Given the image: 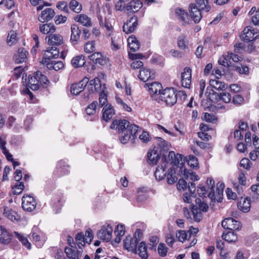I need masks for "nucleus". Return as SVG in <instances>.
Segmentation results:
<instances>
[{
  "mask_svg": "<svg viewBox=\"0 0 259 259\" xmlns=\"http://www.w3.org/2000/svg\"><path fill=\"white\" fill-rule=\"evenodd\" d=\"M49 80L47 77L42 74V73L37 71L34 73L32 75L29 76L28 78V86L32 90H37L40 85H48Z\"/></svg>",
  "mask_w": 259,
  "mask_h": 259,
  "instance_id": "f257e3e1",
  "label": "nucleus"
},
{
  "mask_svg": "<svg viewBox=\"0 0 259 259\" xmlns=\"http://www.w3.org/2000/svg\"><path fill=\"white\" fill-rule=\"evenodd\" d=\"M196 206L192 207L193 219L196 222H200L202 219V212H206L208 209L207 204L199 198L196 199Z\"/></svg>",
  "mask_w": 259,
  "mask_h": 259,
  "instance_id": "f03ea898",
  "label": "nucleus"
},
{
  "mask_svg": "<svg viewBox=\"0 0 259 259\" xmlns=\"http://www.w3.org/2000/svg\"><path fill=\"white\" fill-rule=\"evenodd\" d=\"M159 98L167 105L173 106L177 101V95L174 88H166L160 94Z\"/></svg>",
  "mask_w": 259,
  "mask_h": 259,
  "instance_id": "7ed1b4c3",
  "label": "nucleus"
},
{
  "mask_svg": "<svg viewBox=\"0 0 259 259\" xmlns=\"http://www.w3.org/2000/svg\"><path fill=\"white\" fill-rule=\"evenodd\" d=\"M138 126L135 124H131L128 128L120 134L119 140L121 143L126 144L132 137L135 138L138 132Z\"/></svg>",
  "mask_w": 259,
  "mask_h": 259,
  "instance_id": "20e7f679",
  "label": "nucleus"
},
{
  "mask_svg": "<svg viewBox=\"0 0 259 259\" xmlns=\"http://www.w3.org/2000/svg\"><path fill=\"white\" fill-rule=\"evenodd\" d=\"M22 207L24 210L31 212L36 206V202L33 197L24 195L22 198Z\"/></svg>",
  "mask_w": 259,
  "mask_h": 259,
  "instance_id": "39448f33",
  "label": "nucleus"
},
{
  "mask_svg": "<svg viewBox=\"0 0 259 259\" xmlns=\"http://www.w3.org/2000/svg\"><path fill=\"white\" fill-rule=\"evenodd\" d=\"M113 229L110 225L105 224L97 232L98 238L105 242L110 241L112 236Z\"/></svg>",
  "mask_w": 259,
  "mask_h": 259,
  "instance_id": "423d86ee",
  "label": "nucleus"
},
{
  "mask_svg": "<svg viewBox=\"0 0 259 259\" xmlns=\"http://www.w3.org/2000/svg\"><path fill=\"white\" fill-rule=\"evenodd\" d=\"M65 252L69 259H79L82 255L83 249L81 247L77 248L76 246H71L65 248Z\"/></svg>",
  "mask_w": 259,
  "mask_h": 259,
  "instance_id": "0eeeda50",
  "label": "nucleus"
},
{
  "mask_svg": "<svg viewBox=\"0 0 259 259\" xmlns=\"http://www.w3.org/2000/svg\"><path fill=\"white\" fill-rule=\"evenodd\" d=\"M259 36L257 29L250 26L246 27L243 30V39L247 42L255 40Z\"/></svg>",
  "mask_w": 259,
  "mask_h": 259,
  "instance_id": "6e6552de",
  "label": "nucleus"
},
{
  "mask_svg": "<svg viewBox=\"0 0 259 259\" xmlns=\"http://www.w3.org/2000/svg\"><path fill=\"white\" fill-rule=\"evenodd\" d=\"M89 82V78L84 77L79 82L72 84L70 88L71 93L75 95H79L84 90Z\"/></svg>",
  "mask_w": 259,
  "mask_h": 259,
  "instance_id": "1a4fd4ad",
  "label": "nucleus"
},
{
  "mask_svg": "<svg viewBox=\"0 0 259 259\" xmlns=\"http://www.w3.org/2000/svg\"><path fill=\"white\" fill-rule=\"evenodd\" d=\"M222 226L224 229L232 231L234 230H239L241 228L240 223L231 218L224 219L222 222Z\"/></svg>",
  "mask_w": 259,
  "mask_h": 259,
  "instance_id": "9d476101",
  "label": "nucleus"
},
{
  "mask_svg": "<svg viewBox=\"0 0 259 259\" xmlns=\"http://www.w3.org/2000/svg\"><path fill=\"white\" fill-rule=\"evenodd\" d=\"M55 12L54 10L51 8H47L42 10L41 13L38 16V20L44 23L51 20L55 16Z\"/></svg>",
  "mask_w": 259,
  "mask_h": 259,
  "instance_id": "9b49d317",
  "label": "nucleus"
},
{
  "mask_svg": "<svg viewBox=\"0 0 259 259\" xmlns=\"http://www.w3.org/2000/svg\"><path fill=\"white\" fill-rule=\"evenodd\" d=\"M192 70L189 67L184 68L181 74V82L183 87L189 88L191 84Z\"/></svg>",
  "mask_w": 259,
  "mask_h": 259,
  "instance_id": "f8f14e48",
  "label": "nucleus"
},
{
  "mask_svg": "<svg viewBox=\"0 0 259 259\" xmlns=\"http://www.w3.org/2000/svg\"><path fill=\"white\" fill-rule=\"evenodd\" d=\"M88 88L92 92L96 91L97 92L103 93L106 89L105 85L101 83V80L98 77H95L94 79L90 80Z\"/></svg>",
  "mask_w": 259,
  "mask_h": 259,
  "instance_id": "ddd939ff",
  "label": "nucleus"
},
{
  "mask_svg": "<svg viewBox=\"0 0 259 259\" xmlns=\"http://www.w3.org/2000/svg\"><path fill=\"white\" fill-rule=\"evenodd\" d=\"M189 10L190 15L194 20V22L195 23H198L202 18V14L201 11L202 10H200V8L197 7V6L195 5V4H190L189 6Z\"/></svg>",
  "mask_w": 259,
  "mask_h": 259,
  "instance_id": "4468645a",
  "label": "nucleus"
},
{
  "mask_svg": "<svg viewBox=\"0 0 259 259\" xmlns=\"http://www.w3.org/2000/svg\"><path fill=\"white\" fill-rule=\"evenodd\" d=\"M42 63L46 65L49 70L58 71L64 67V64L61 61H55L42 59Z\"/></svg>",
  "mask_w": 259,
  "mask_h": 259,
  "instance_id": "2eb2a0df",
  "label": "nucleus"
},
{
  "mask_svg": "<svg viewBox=\"0 0 259 259\" xmlns=\"http://www.w3.org/2000/svg\"><path fill=\"white\" fill-rule=\"evenodd\" d=\"M139 240L131 236H127L123 241L124 247L128 251L137 252V246Z\"/></svg>",
  "mask_w": 259,
  "mask_h": 259,
  "instance_id": "dca6fc26",
  "label": "nucleus"
},
{
  "mask_svg": "<svg viewBox=\"0 0 259 259\" xmlns=\"http://www.w3.org/2000/svg\"><path fill=\"white\" fill-rule=\"evenodd\" d=\"M130 125V122L126 120H114L111 124L110 128L117 130L121 133Z\"/></svg>",
  "mask_w": 259,
  "mask_h": 259,
  "instance_id": "f3484780",
  "label": "nucleus"
},
{
  "mask_svg": "<svg viewBox=\"0 0 259 259\" xmlns=\"http://www.w3.org/2000/svg\"><path fill=\"white\" fill-rule=\"evenodd\" d=\"M138 26V18L133 16L123 26V31L126 33H130L134 31Z\"/></svg>",
  "mask_w": 259,
  "mask_h": 259,
  "instance_id": "a211bd4d",
  "label": "nucleus"
},
{
  "mask_svg": "<svg viewBox=\"0 0 259 259\" xmlns=\"http://www.w3.org/2000/svg\"><path fill=\"white\" fill-rule=\"evenodd\" d=\"M74 19L76 22L87 27H91L93 25L91 18L84 14L76 15Z\"/></svg>",
  "mask_w": 259,
  "mask_h": 259,
  "instance_id": "6ab92c4d",
  "label": "nucleus"
},
{
  "mask_svg": "<svg viewBox=\"0 0 259 259\" xmlns=\"http://www.w3.org/2000/svg\"><path fill=\"white\" fill-rule=\"evenodd\" d=\"M48 39V43L51 46H59L63 43V38L62 35L59 34H51L47 37Z\"/></svg>",
  "mask_w": 259,
  "mask_h": 259,
  "instance_id": "aec40b11",
  "label": "nucleus"
},
{
  "mask_svg": "<svg viewBox=\"0 0 259 259\" xmlns=\"http://www.w3.org/2000/svg\"><path fill=\"white\" fill-rule=\"evenodd\" d=\"M188 184V190L190 192H186L184 194L183 199L185 202L190 203L192 202V198L196 196L195 194L196 187L195 184L193 182L189 183Z\"/></svg>",
  "mask_w": 259,
  "mask_h": 259,
  "instance_id": "412c9836",
  "label": "nucleus"
},
{
  "mask_svg": "<svg viewBox=\"0 0 259 259\" xmlns=\"http://www.w3.org/2000/svg\"><path fill=\"white\" fill-rule=\"evenodd\" d=\"M238 208L243 212L249 211L251 206L250 200L247 198L241 197L237 204Z\"/></svg>",
  "mask_w": 259,
  "mask_h": 259,
  "instance_id": "4be33fe9",
  "label": "nucleus"
},
{
  "mask_svg": "<svg viewBox=\"0 0 259 259\" xmlns=\"http://www.w3.org/2000/svg\"><path fill=\"white\" fill-rule=\"evenodd\" d=\"M3 215L12 221H18L20 217L17 212L8 207H5L3 210Z\"/></svg>",
  "mask_w": 259,
  "mask_h": 259,
  "instance_id": "5701e85b",
  "label": "nucleus"
},
{
  "mask_svg": "<svg viewBox=\"0 0 259 259\" xmlns=\"http://www.w3.org/2000/svg\"><path fill=\"white\" fill-rule=\"evenodd\" d=\"M142 6V2L140 0H132L126 6V10L131 13H135L138 12Z\"/></svg>",
  "mask_w": 259,
  "mask_h": 259,
  "instance_id": "b1692460",
  "label": "nucleus"
},
{
  "mask_svg": "<svg viewBox=\"0 0 259 259\" xmlns=\"http://www.w3.org/2000/svg\"><path fill=\"white\" fill-rule=\"evenodd\" d=\"M145 85L148 87V91L151 96L157 95L158 93L160 95V91L162 89L161 84L158 82H153L151 83H146Z\"/></svg>",
  "mask_w": 259,
  "mask_h": 259,
  "instance_id": "393cba45",
  "label": "nucleus"
},
{
  "mask_svg": "<svg viewBox=\"0 0 259 259\" xmlns=\"http://www.w3.org/2000/svg\"><path fill=\"white\" fill-rule=\"evenodd\" d=\"M71 31L70 40L73 44L75 45L80 38L81 30L77 25L73 24L71 26Z\"/></svg>",
  "mask_w": 259,
  "mask_h": 259,
  "instance_id": "a878e982",
  "label": "nucleus"
},
{
  "mask_svg": "<svg viewBox=\"0 0 259 259\" xmlns=\"http://www.w3.org/2000/svg\"><path fill=\"white\" fill-rule=\"evenodd\" d=\"M59 51L56 46H51L47 48L43 59L51 60L59 56Z\"/></svg>",
  "mask_w": 259,
  "mask_h": 259,
  "instance_id": "bb28decb",
  "label": "nucleus"
},
{
  "mask_svg": "<svg viewBox=\"0 0 259 259\" xmlns=\"http://www.w3.org/2000/svg\"><path fill=\"white\" fill-rule=\"evenodd\" d=\"M103 118L106 121H108L111 119L114 115V109L110 104H106L103 109Z\"/></svg>",
  "mask_w": 259,
  "mask_h": 259,
  "instance_id": "cd10ccee",
  "label": "nucleus"
},
{
  "mask_svg": "<svg viewBox=\"0 0 259 259\" xmlns=\"http://www.w3.org/2000/svg\"><path fill=\"white\" fill-rule=\"evenodd\" d=\"M166 162L164 161L161 164L157 167L155 171V176L156 180L158 181L162 180L166 176L165 168H166Z\"/></svg>",
  "mask_w": 259,
  "mask_h": 259,
  "instance_id": "c85d7f7f",
  "label": "nucleus"
},
{
  "mask_svg": "<svg viewBox=\"0 0 259 259\" xmlns=\"http://www.w3.org/2000/svg\"><path fill=\"white\" fill-rule=\"evenodd\" d=\"M28 54V52L24 48H19L14 56L16 63H20L25 62Z\"/></svg>",
  "mask_w": 259,
  "mask_h": 259,
  "instance_id": "c756f323",
  "label": "nucleus"
},
{
  "mask_svg": "<svg viewBox=\"0 0 259 259\" xmlns=\"http://www.w3.org/2000/svg\"><path fill=\"white\" fill-rule=\"evenodd\" d=\"M138 76L141 80L146 82L152 76L151 71L147 67H142L139 70Z\"/></svg>",
  "mask_w": 259,
  "mask_h": 259,
  "instance_id": "7c9ffc66",
  "label": "nucleus"
},
{
  "mask_svg": "<svg viewBox=\"0 0 259 259\" xmlns=\"http://www.w3.org/2000/svg\"><path fill=\"white\" fill-rule=\"evenodd\" d=\"M147 157L148 162L152 165L156 164L160 158L159 154L157 150L155 149L149 151Z\"/></svg>",
  "mask_w": 259,
  "mask_h": 259,
  "instance_id": "2f4dec72",
  "label": "nucleus"
},
{
  "mask_svg": "<svg viewBox=\"0 0 259 259\" xmlns=\"http://www.w3.org/2000/svg\"><path fill=\"white\" fill-rule=\"evenodd\" d=\"M56 29V27L51 23L40 24L39 26L40 32L44 34H52L55 32Z\"/></svg>",
  "mask_w": 259,
  "mask_h": 259,
  "instance_id": "473e14b6",
  "label": "nucleus"
},
{
  "mask_svg": "<svg viewBox=\"0 0 259 259\" xmlns=\"http://www.w3.org/2000/svg\"><path fill=\"white\" fill-rule=\"evenodd\" d=\"M122 44V40L119 35H115L111 38V49L116 51L120 49Z\"/></svg>",
  "mask_w": 259,
  "mask_h": 259,
  "instance_id": "72a5a7b5",
  "label": "nucleus"
},
{
  "mask_svg": "<svg viewBox=\"0 0 259 259\" xmlns=\"http://www.w3.org/2000/svg\"><path fill=\"white\" fill-rule=\"evenodd\" d=\"M10 234L3 227L0 226V242L7 244L10 242Z\"/></svg>",
  "mask_w": 259,
  "mask_h": 259,
  "instance_id": "f704fd0d",
  "label": "nucleus"
},
{
  "mask_svg": "<svg viewBox=\"0 0 259 259\" xmlns=\"http://www.w3.org/2000/svg\"><path fill=\"white\" fill-rule=\"evenodd\" d=\"M128 45L130 50L133 52L137 51L140 48V44L137 38L134 35L130 36L127 39Z\"/></svg>",
  "mask_w": 259,
  "mask_h": 259,
  "instance_id": "c9c22d12",
  "label": "nucleus"
},
{
  "mask_svg": "<svg viewBox=\"0 0 259 259\" xmlns=\"http://www.w3.org/2000/svg\"><path fill=\"white\" fill-rule=\"evenodd\" d=\"M181 174L187 180L190 179L195 181L199 180V177L195 172L188 170L186 168L181 167Z\"/></svg>",
  "mask_w": 259,
  "mask_h": 259,
  "instance_id": "e433bc0d",
  "label": "nucleus"
},
{
  "mask_svg": "<svg viewBox=\"0 0 259 259\" xmlns=\"http://www.w3.org/2000/svg\"><path fill=\"white\" fill-rule=\"evenodd\" d=\"M114 234L116 236L115 241L116 243L120 242L121 237L125 234V227L122 225H118L114 230Z\"/></svg>",
  "mask_w": 259,
  "mask_h": 259,
  "instance_id": "4c0bfd02",
  "label": "nucleus"
},
{
  "mask_svg": "<svg viewBox=\"0 0 259 259\" xmlns=\"http://www.w3.org/2000/svg\"><path fill=\"white\" fill-rule=\"evenodd\" d=\"M85 62L84 56L82 55L77 56L72 59L71 64L74 67L78 68L83 66Z\"/></svg>",
  "mask_w": 259,
  "mask_h": 259,
  "instance_id": "58836bf2",
  "label": "nucleus"
},
{
  "mask_svg": "<svg viewBox=\"0 0 259 259\" xmlns=\"http://www.w3.org/2000/svg\"><path fill=\"white\" fill-rule=\"evenodd\" d=\"M89 59L96 64L103 65L105 62L103 56L100 53H95L89 56Z\"/></svg>",
  "mask_w": 259,
  "mask_h": 259,
  "instance_id": "ea45409f",
  "label": "nucleus"
},
{
  "mask_svg": "<svg viewBox=\"0 0 259 259\" xmlns=\"http://www.w3.org/2000/svg\"><path fill=\"white\" fill-rule=\"evenodd\" d=\"M222 237L228 242H235L238 239L237 235L232 231H229L227 233H224L222 235Z\"/></svg>",
  "mask_w": 259,
  "mask_h": 259,
  "instance_id": "a19ab883",
  "label": "nucleus"
},
{
  "mask_svg": "<svg viewBox=\"0 0 259 259\" xmlns=\"http://www.w3.org/2000/svg\"><path fill=\"white\" fill-rule=\"evenodd\" d=\"M139 256L142 259H147L148 253L146 244L144 242H141L138 246V250Z\"/></svg>",
  "mask_w": 259,
  "mask_h": 259,
  "instance_id": "79ce46f5",
  "label": "nucleus"
},
{
  "mask_svg": "<svg viewBox=\"0 0 259 259\" xmlns=\"http://www.w3.org/2000/svg\"><path fill=\"white\" fill-rule=\"evenodd\" d=\"M209 84L212 88L216 90H223L226 88V85L218 79H210Z\"/></svg>",
  "mask_w": 259,
  "mask_h": 259,
  "instance_id": "37998d69",
  "label": "nucleus"
},
{
  "mask_svg": "<svg viewBox=\"0 0 259 259\" xmlns=\"http://www.w3.org/2000/svg\"><path fill=\"white\" fill-rule=\"evenodd\" d=\"M195 5L197 7L206 12H208L210 10V6L208 4V0H197Z\"/></svg>",
  "mask_w": 259,
  "mask_h": 259,
  "instance_id": "c03bdc74",
  "label": "nucleus"
},
{
  "mask_svg": "<svg viewBox=\"0 0 259 259\" xmlns=\"http://www.w3.org/2000/svg\"><path fill=\"white\" fill-rule=\"evenodd\" d=\"M14 234L15 237L22 243L24 246H25L28 249L31 248V244L29 242L27 238L17 232H14Z\"/></svg>",
  "mask_w": 259,
  "mask_h": 259,
  "instance_id": "a18cd8bd",
  "label": "nucleus"
},
{
  "mask_svg": "<svg viewBox=\"0 0 259 259\" xmlns=\"http://www.w3.org/2000/svg\"><path fill=\"white\" fill-rule=\"evenodd\" d=\"M69 8L73 12L79 13L82 9L81 4L78 3L76 0H71L69 5Z\"/></svg>",
  "mask_w": 259,
  "mask_h": 259,
  "instance_id": "49530a36",
  "label": "nucleus"
},
{
  "mask_svg": "<svg viewBox=\"0 0 259 259\" xmlns=\"http://www.w3.org/2000/svg\"><path fill=\"white\" fill-rule=\"evenodd\" d=\"M176 14L178 17L179 19L183 21L184 24L187 23L188 17V14L184 10L179 8L176 9Z\"/></svg>",
  "mask_w": 259,
  "mask_h": 259,
  "instance_id": "de8ad7c7",
  "label": "nucleus"
},
{
  "mask_svg": "<svg viewBox=\"0 0 259 259\" xmlns=\"http://www.w3.org/2000/svg\"><path fill=\"white\" fill-rule=\"evenodd\" d=\"M207 184L210 186V191L208 193V196L212 200H215L216 198L214 195V182L211 179H208L207 180Z\"/></svg>",
  "mask_w": 259,
  "mask_h": 259,
  "instance_id": "09e8293b",
  "label": "nucleus"
},
{
  "mask_svg": "<svg viewBox=\"0 0 259 259\" xmlns=\"http://www.w3.org/2000/svg\"><path fill=\"white\" fill-rule=\"evenodd\" d=\"M176 235L178 240L182 242L190 239L188 232L185 230H179L177 232Z\"/></svg>",
  "mask_w": 259,
  "mask_h": 259,
  "instance_id": "8fccbe9b",
  "label": "nucleus"
},
{
  "mask_svg": "<svg viewBox=\"0 0 259 259\" xmlns=\"http://www.w3.org/2000/svg\"><path fill=\"white\" fill-rule=\"evenodd\" d=\"M97 105L98 102L97 101H94L89 105L86 108L87 114L89 115H94L96 112Z\"/></svg>",
  "mask_w": 259,
  "mask_h": 259,
  "instance_id": "3c124183",
  "label": "nucleus"
},
{
  "mask_svg": "<svg viewBox=\"0 0 259 259\" xmlns=\"http://www.w3.org/2000/svg\"><path fill=\"white\" fill-rule=\"evenodd\" d=\"M75 241L78 247L84 246L87 243L83 233H78L76 235Z\"/></svg>",
  "mask_w": 259,
  "mask_h": 259,
  "instance_id": "603ef678",
  "label": "nucleus"
},
{
  "mask_svg": "<svg viewBox=\"0 0 259 259\" xmlns=\"http://www.w3.org/2000/svg\"><path fill=\"white\" fill-rule=\"evenodd\" d=\"M177 177L175 175V173L171 169L169 170L166 177V181L168 184L172 185L175 183L177 180Z\"/></svg>",
  "mask_w": 259,
  "mask_h": 259,
  "instance_id": "864d4df0",
  "label": "nucleus"
},
{
  "mask_svg": "<svg viewBox=\"0 0 259 259\" xmlns=\"http://www.w3.org/2000/svg\"><path fill=\"white\" fill-rule=\"evenodd\" d=\"M84 51L87 53H91L95 50V43L94 41H88L84 47Z\"/></svg>",
  "mask_w": 259,
  "mask_h": 259,
  "instance_id": "5fc2aeb1",
  "label": "nucleus"
},
{
  "mask_svg": "<svg viewBox=\"0 0 259 259\" xmlns=\"http://www.w3.org/2000/svg\"><path fill=\"white\" fill-rule=\"evenodd\" d=\"M16 33L13 31H10L8 34L7 42L9 46L12 45L17 40Z\"/></svg>",
  "mask_w": 259,
  "mask_h": 259,
  "instance_id": "6e6d98bb",
  "label": "nucleus"
},
{
  "mask_svg": "<svg viewBox=\"0 0 259 259\" xmlns=\"http://www.w3.org/2000/svg\"><path fill=\"white\" fill-rule=\"evenodd\" d=\"M188 163L192 167H197L199 164L197 157L194 155L188 156Z\"/></svg>",
  "mask_w": 259,
  "mask_h": 259,
  "instance_id": "4d7b16f0",
  "label": "nucleus"
},
{
  "mask_svg": "<svg viewBox=\"0 0 259 259\" xmlns=\"http://www.w3.org/2000/svg\"><path fill=\"white\" fill-rule=\"evenodd\" d=\"M157 250L160 256L163 257L166 256L168 251V248L164 243H160L158 245Z\"/></svg>",
  "mask_w": 259,
  "mask_h": 259,
  "instance_id": "13d9d810",
  "label": "nucleus"
},
{
  "mask_svg": "<svg viewBox=\"0 0 259 259\" xmlns=\"http://www.w3.org/2000/svg\"><path fill=\"white\" fill-rule=\"evenodd\" d=\"M157 143L159 147L163 150H167L168 146V143L161 138H156Z\"/></svg>",
  "mask_w": 259,
  "mask_h": 259,
  "instance_id": "bf43d9fd",
  "label": "nucleus"
},
{
  "mask_svg": "<svg viewBox=\"0 0 259 259\" xmlns=\"http://www.w3.org/2000/svg\"><path fill=\"white\" fill-rule=\"evenodd\" d=\"M218 62L220 65L224 66H229L230 62V59L227 57V55H223L218 60Z\"/></svg>",
  "mask_w": 259,
  "mask_h": 259,
  "instance_id": "052dcab7",
  "label": "nucleus"
},
{
  "mask_svg": "<svg viewBox=\"0 0 259 259\" xmlns=\"http://www.w3.org/2000/svg\"><path fill=\"white\" fill-rule=\"evenodd\" d=\"M203 118L208 122L214 123L217 120L216 116L212 113H205Z\"/></svg>",
  "mask_w": 259,
  "mask_h": 259,
  "instance_id": "680f3d73",
  "label": "nucleus"
},
{
  "mask_svg": "<svg viewBox=\"0 0 259 259\" xmlns=\"http://www.w3.org/2000/svg\"><path fill=\"white\" fill-rule=\"evenodd\" d=\"M84 236L86 243L89 244H90L94 238L92 230L91 229H88L85 231V235H84Z\"/></svg>",
  "mask_w": 259,
  "mask_h": 259,
  "instance_id": "e2e57ef3",
  "label": "nucleus"
},
{
  "mask_svg": "<svg viewBox=\"0 0 259 259\" xmlns=\"http://www.w3.org/2000/svg\"><path fill=\"white\" fill-rule=\"evenodd\" d=\"M177 186L179 190L184 191L187 189V182L183 179H180L178 181Z\"/></svg>",
  "mask_w": 259,
  "mask_h": 259,
  "instance_id": "0e129e2a",
  "label": "nucleus"
},
{
  "mask_svg": "<svg viewBox=\"0 0 259 259\" xmlns=\"http://www.w3.org/2000/svg\"><path fill=\"white\" fill-rule=\"evenodd\" d=\"M185 39L186 38L184 36H179L178 39V47L182 50H185L187 48L186 41Z\"/></svg>",
  "mask_w": 259,
  "mask_h": 259,
  "instance_id": "69168bd1",
  "label": "nucleus"
},
{
  "mask_svg": "<svg viewBox=\"0 0 259 259\" xmlns=\"http://www.w3.org/2000/svg\"><path fill=\"white\" fill-rule=\"evenodd\" d=\"M220 99L225 103H228L231 101V95L228 93H221L219 95Z\"/></svg>",
  "mask_w": 259,
  "mask_h": 259,
  "instance_id": "338daca9",
  "label": "nucleus"
},
{
  "mask_svg": "<svg viewBox=\"0 0 259 259\" xmlns=\"http://www.w3.org/2000/svg\"><path fill=\"white\" fill-rule=\"evenodd\" d=\"M24 188V186L22 183H20L18 184L15 185V187H13V193L14 194L18 195L22 193Z\"/></svg>",
  "mask_w": 259,
  "mask_h": 259,
  "instance_id": "774afa93",
  "label": "nucleus"
}]
</instances>
